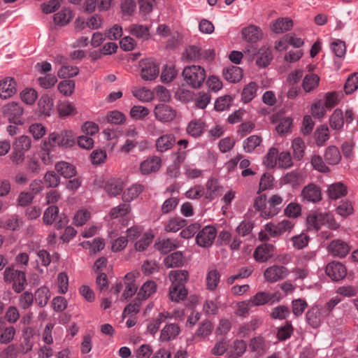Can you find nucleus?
I'll use <instances>...</instances> for the list:
<instances>
[{
    "label": "nucleus",
    "mask_w": 358,
    "mask_h": 358,
    "mask_svg": "<svg viewBox=\"0 0 358 358\" xmlns=\"http://www.w3.org/2000/svg\"><path fill=\"white\" fill-rule=\"evenodd\" d=\"M307 227L309 230L317 231L323 225H328L331 229H336L338 224L335 222L332 215L329 213H322L319 211H314L307 216Z\"/></svg>",
    "instance_id": "f03ea898"
},
{
    "label": "nucleus",
    "mask_w": 358,
    "mask_h": 358,
    "mask_svg": "<svg viewBox=\"0 0 358 358\" xmlns=\"http://www.w3.org/2000/svg\"><path fill=\"white\" fill-rule=\"evenodd\" d=\"M329 252L334 256L339 257H345L349 251L350 247L348 244L340 239L333 240L328 246Z\"/></svg>",
    "instance_id": "dca6fc26"
},
{
    "label": "nucleus",
    "mask_w": 358,
    "mask_h": 358,
    "mask_svg": "<svg viewBox=\"0 0 358 358\" xmlns=\"http://www.w3.org/2000/svg\"><path fill=\"white\" fill-rule=\"evenodd\" d=\"M325 272L332 280L339 281L346 276L347 269L341 262H331L327 265Z\"/></svg>",
    "instance_id": "1a4fd4ad"
},
{
    "label": "nucleus",
    "mask_w": 358,
    "mask_h": 358,
    "mask_svg": "<svg viewBox=\"0 0 358 358\" xmlns=\"http://www.w3.org/2000/svg\"><path fill=\"white\" fill-rule=\"evenodd\" d=\"M176 143V137L172 134H166L159 137L155 143L156 150L164 152L170 150Z\"/></svg>",
    "instance_id": "aec40b11"
},
{
    "label": "nucleus",
    "mask_w": 358,
    "mask_h": 358,
    "mask_svg": "<svg viewBox=\"0 0 358 358\" xmlns=\"http://www.w3.org/2000/svg\"><path fill=\"white\" fill-rule=\"evenodd\" d=\"M131 34L139 38H148L149 37L148 27L141 24H134L131 27Z\"/></svg>",
    "instance_id": "e2e57ef3"
},
{
    "label": "nucleus",
    "mask_w": 358,
    "mask_h": 358,
    "mask_svg": "<svg viewBox=\"0 0 358 358\" xmlns=\"http://www.w3.org/2000/svg\"><path fill=\"white\" fill-rule=\"evenodd\" d=\"M130 210L131 207L129 204L121 203L110 210V216L112 219H116L119 217H123L126 215L130 212Z\"/></svg>",
    "instance_id": "4d7b16f0"
},
{
    "label": "nucleus",
    "mask_w": 358,
    "mask_h": 358,
    "mask_svg": "<svg viewBox=\"0 0 358 358\" xmlns=\"http://www.w3.org/2000/svg\"><path fill=\"white\" fill-rule=\"evenodd\" d=\"M75 108L69 101L60 102L57 106V111L60 117H66L75 113Z\"/></svg>",
    "instance_id": "338daca9"
},
{
    "label": "nucleus",
    "mask_w": 358,
    "mask_h": 358,
    "mask_svg": "<svg viewBox=\"0 0 358 358\" xmlns=\"http://www.w3.org/2000/svg\"><path fill=\"white\" fill-rule=\"evenodd\" d=\"M154 113L157 120L162 122L172 121L176 116V111L169 105L161 103L155 106Z\"/></svg>",
    "instance_id": "f8f14e48"
},
{
    "label": "nucleus",
    "mask_w": 358,
    "mask_h": 358,
    "mask_svg": "<svg viewBox=\"0 0 358 358\" xmlns=\"http://www.w3.org/2000/svg\"><path fill=\"white\" fill-rule=\"evenodd\" d=\"M347 193V187L340 182L330 185L327 189V194L329 199L333 200H336L345 196Z\"/></svg>",
    "instance_id": "a878e982"
},
{
    "label": "nucleus",
    "mask_w": 358,
    "mask_h": 358,
    "mask_svg": "<svg viewBox=\"0 0 358 358\" xmlns=\"http://www.w3.org/2000/svg\"><path fill=\"white\" fill-rule=\"evenodd\" d=\"M189 273L186 270L171 271L169 273V278L172 282L171 285L176 286L185 287V284L188 280Z\"/></svg>",
    "instance_id": "7c9ffc66"
},
{
    "label": "nucleus",
    "mask_w": 358,
    "mask_h": 358,
    "mask_svg": "<svg viewBox=\"0 0 358 358\" xmlns=\"http://www.w3.org/2000/svg\"><path fill=\"white\" fill-rule=\"evenodd\" d=\"M288 274L289 271L285 266L273 265L265 270L264 276L267 282L273 283L285 279Z\"/></svg>",
    "instance_id": "423d86ee"
},
{
    "label": "nucleus",
    "mask_w": 358,
    "mask_h": 358,
    "mask_svg": "<svg viewBox=\"0 0 358 358\" xmlns=\"http://www.w3.org/2000/svg\"><path fill=\"white\" fill-rule=\"evenodd\" d=\"M162 166V159L157 156L147 158L140 164V171L143 175L157 172Z\"/></svg>",
    "instance_id": "4468645a"
},
{
    "label": "nucleus",
    "mask_w": 358,
    "mask_h": 358,
    "mask_svg": "<svg viewBox=\"0 0 358 358\" xmlns=\"http://www.w3.org/2000/svg\"><path fill=\"white\" fill-rule=\"evenodd\" d=\"M249 347L252 351L257 352L258 355H263L269 348L270 343L263 337L257 336L250 340Z\"/></svg>",
    "instance_id": "c85d7f7f"
},
{
    "label": "nucleus",
    "mask_w": 358,
    "mask_h": 358,
    "mask_svg": "<svg viewBox=\"0 0 358 358\" xmlns=\"http://www.w3.org/2000/svg\"><path fill=\"white\" fill-rule=\"evenodd\" d=\"M180 332V327L175 323L166 325L161 331L160 339L162 341H170L175 339Z\"/></svg>",
    "instance_id": "cd10ccee"
},
{
    "label": "nucleus",
    "mask_w": 358,
    "mask_h": 358,
    "mask_svg": "<svg viewBox=\"0 0 358 358\" xmlns=\"http://www.w3.org/2000/svg\"><path fill=\"white\" fill-rule=\"evenodd\" d=\"M293 26V22L288 18H278L271 26V30L275 33H282L289 30Z\"/></svg>",
    "instance_id": "ea45409f"
},
{
    "label": "nucleus",
    "mask_w": 358,
    "mask_h": 358,
    "mask_svg": "<svg viewBox=\"0 0 358 358\" xmlns=\"http://www.w3.org/2000/svg\"><path fill=\"white\" fill-rule=\"evenodd\" d=\"M48 140L50 146L57 145L63 147H71L75 143V137L71 131H64L59 134L52 133L50 134Z\"/></svg>",
    "instance_id": "39448f33"
},
{
    "label": "nucleus",
    "mask_w": 358,
    "mask_h": 358,
    "mask_svg": "<svg viewBox=\"0 0 358 358\" xmlns=\"http://www.w3.org/2000/svg\"><path fill=\"white\" fill-rule=\"evenodd\" d=\"M31 140L30 137L22 136L19 137L13 145L14 150H18L25 152L31 148Z\"/></svg>",
    "instance_id": "680f3d73"
},
{
    "label": "nucleus",
    "mask_w": 358,
    "mask_h": 358,
    "mask_svg": "<svg viewBox=\"0 0 358 358\" xmlns=\"http://www.w3.org/2000/svg\"><path fill=\"white\" fill-rule=\"evenodd\" d=\"M164 263L167 268L180 267L184 265V256L180 251L174 252L164 259Z\"/></svg>",
    "instance_id": "c756f323"
},
{
    "label": "nucleus",
    "mask_w": 358,
    "mask_h": 358,
    "mask_svg": "<svg viewBox=\"0 0 358 358\" xmlns=\"http://www.w3.org/2000/svg\"><path fill=\"white\" fill-rule=\"evenodd\" d=\"M301 176L297 171H291L286 173L280 180L284 185H290L296 187L300 184Z\"/></svg>",
    "instance_id": "8fccbe9b"
},
{
    "label": "nucleus",
    "mask_w": 358,
    "mask_h": 358,
    "mask_svg": "<svg viewBox=\"0 0 358 358\" xmlns=\"http://www.w3.org/2000/svg\"><path fill=\"white\" fill-rule=\"evenodd\" d=\"M315 141L317 146H323L329 138V129L327 126H322L315 131Z\"/></svg>",
    "instance_id": "bf43d9fd"
},
{
    "label": "nucleus",
    "mask_w": 358,
    "mask_h": 358,
    "mask_svg": "<svg viewBox=\"0 0 358 358\" xmlns=\"http://www.w3.org/2000/svg\"><path fill=\"white\" fill-rule=\"evenodd\" d=\"M1 111L3 115L8 117L10 122L15 124H22V115L24 109L22 106L17 102H10L4 105Z\"/></svg>",
    "instance_id": "20e7f679"
},
{
    "label": "nucleus",
    "mask_w": 358,
    "mask_h": 358,
    "mask_svg": "<svg viewBox=\"0 0 358 358\" xmlns=\"http://www.w3.org/2000/svg\"><path fill=\"white\" fill-rule=\"evenodd\" d=\"M171 315L168 312L160 313L157 317L154 319L148 324V331L154 335L158 331L162 323L165 322L167 319H171Z\"/></svg>",
    "instance_id": "72a5a7b5"
},
{
    "label": "nucleus",
    "mask_w": 358,
    "mask_h": 358,
    "mask_svg": "<svg viewBox=\"0 0 358 358\" xmlns=\"http://www.w3.org/2000/svg\"><path fill=\"white\" fill-rule=\"evenodd\" d=\"M293 156L296 160H301L304 156L306 148L304 141L301 138H296L292 141Z\"/></svg>",
    "instance_id": "49530a36"
},
{
    "label": "nucleus",
    "mask_w": 358,
    "mask_h": 358,
    "mask_svg": "<svg viewBox=\"0 0 358 358\" xmlns=\"http://www.w3.org/2000/svg\"><path fill=\"white\" fill-rule=\"evenodd\" d=\"M224 79L230 83L239 82L243 78V70L236 66L226 67L222 71Z\"/></svg>",
    "instance_id": "b1692460"
},
{
    "label": "nucleus",
    "mask_w": 358,
    "mask_h": 358,
    "mask_svg": "<svg viewBox=\"0 0 358 358\" xmlns=\"http://www.w3.org/2000/svg\"><path fill=\"white\" fill-rule=\"evenodd\" d=\"M220 274L218 271L214 269L210 271L206 275L207 287L208 289L213 291L216 289L217 284L220 282Z\"/></svg>",
    "instance_id": "6e6d98bb"
},
{
    "label": "nucleus",
    "mask_w": 358,
    "mask_h": 358,
    "mask_svg": "<svg viewBox=\"0 0 358 358\" xmlns=\"http://www.w3.org/2000/svg\"><path fill=\"white\" fill-rule=\"evenodd\" d=\"M187 224V221L181 217H173L165 224L164 229L167 232H176Z\"/></svg>",
    "instance_id": "a18cd8bd"
},
{
    "label": "nucleus",
    "mask_w": 358,
    "mask_h": 358,
    "mask_svg": "<svg viewBox=\"0 0 358 358\" xmlns=\"http://www.w3.org/2000/svg\"><path fill=\"white\" fill-rule=\"evenodd\" d=\"M141 77L145 80L155 79L159 73L158 64L152 59H145L141 62Z\"/></svg>",
    "instance_id": "9b49d317"
},
{
    "label": "nucleus",
    "mask_w": 358,
    "mask_h": 358,
    "mask_svg": "<svg viewBox=\"0 0 358 358\" xmlns=\"http://www.w3.org/2000/svg\"><path fill=\"white\" fill-rule=\"evenodd\" d=\"M54 101L48 94L41 96L38 102V110L40 114L49 117L53 113Z\"/></svg>",
    "instance_id": "412c9836"
},
{
    "label": "nucleus",
    "mask_w": 358,
    "mask_h": 358,
    "mask_svg": "<svg viewBox=\"0 0 358 358\" xmlns=\"http://www.w3.org/2000/svg\"><path fill=\"white\" fill-rule=\"evenodd\" d=\"M344 117L341 109H336L329 118L330 127L335 130H340L343 127Z\"/></svg>",
    "instance_id": "37998d69"
},
{
    "label": "nucleus",
    "mask_w": 358,
    "mask_h": 358,
    "mask_svg": "<svg viewBox=\"0 0 358 358\" xmlns=\"http://www.w3.org/2000/svg\"><path fill=\"white\" fill-rule=\"evenodd\" d=\"M262 141V138L257 135H252L247 138L243 141V150L245 152L250 153L259 146Z\"/></svg>",
    "instance_id": "de8ad7c7"
},
{
    "label": "nucleus",
    "mask_w": 358,
    "mask_h": 358,
    "mask_svg": "<svg viewBox=\"0 0 358 358\" xmlns=\"http://www.w3.org/2000/svg\"><path fill=\"white\" fill-rule=\"evenodd\" d=\"M290 314V310L288 306L280 305L272 309L271 317L275 320H285Z\"/></svg>",
    "instance_id": "864d4df0"
},
{
    "label": "nucleus",
    "mask_w": 358,
    "mask_h": 358,
    "mask_svg": "<svg viewBox=\"0 0 358 358\" xmlns=\"http://www.w3.org/2000/svg\"><path fill=\"white\" fill-rule=\"evenodd\" d=\"M187 295V290L185 287L176 286L171 285L169 288L170 299L176 302L184 300Z\"/></svg>",
    "instance_id": "79ce46f5"
},
{
    "label": "nucleus",
    "mask_w": 358,
    "mask_h": 358,
    "mask_svg": "<svg viewBox=\"0 0 358 358\" xmlns=\"http://www.w3.org/2000/svg\"><path fill=\"white\" fill-rule=\"evenodd\" d=\"M157 290V285L152 280L145 282L137 294L138 300H145L149 298Z\"/></svg>",
    "instance_id": "f704fd0d"
},
{
    "label": "nucleus",
    "mask_w": 358,
    "mask_h": 358,
    "mask_svg": "<svg viewBox=\"0 0 358 358\" xmlns=\"http://www.w3.org/2000/svg\"><path fill=\"white\" fill-rule=\"evenodd\" d=\"M143 190V186L139 184H134L126 189L122 194V200L124 202H130L136 199Z\"/></svg>",
    "instance_id": "a19ab883"
},
{
    "label": "nucleus",
    "mask_w": 358,
    "mask_h": 358,
    "mask_svg": "<svg viewBox=\"0 0 358 358\" xmlns=\"http://www.w3.org/2000/svg\"><path fill=\"white\" fill-rule=\"evenodd\" d=\"M50 296L49 289L45 286H42L35 292L34 299L40 307H44L47 305Z\"/></svg>",
    "instance_id": "4c0bfd02"
},
{
    "label": "nucleus",
    "mask_w": 358,
    "mask_h": 358,
    "mask_svg": "<svg viewBox=\"0 0 358 358\" xmlns=\"http://www.w3.org/2000/svg\"><path fill=\"white\" fill-rule=\"evenodd\" d=\"M182 75L187 85L194 89L201 88L206 78L205 69L199 65L185 66Z\"/></svg>",
    "instance_id": "f257e3e1"
},
{
    "label": "nucleus",
    "mask_w": 358,
    "mask_h": 358,
    "mask_svg": "<svg viewBox=\"0 0 358 358\" xmlns=\"http://www.w3.org/2000/svg\"><path fill=\"white\" fill-rule=\"evenodd\" d=\"M73 13L70 8H63L53 16L55 24L59 27L67 25L73 19Z\"/></svg>",
    "instance_id": "4be33fe9"
},
{
    "label": "nucleus",
    "mask_w": 358,
    "mask_h": 358,
    "mask_svg": "<svg viewBox=\"0 0 358 358\" xmlns=\"http://www.w3.org/2000/svg\"><path fill=\"white\" fill-rule=\"evenodd\" d=\"M55 169L60 176L65 178H71L77 174L75 166L66 162H57Z\"/></svg>",
    "instance_id": "5701e85b"
},
{
    "label": "nucleus",
    "mask_w": 358,
    "mask_h": 358,
    "mask_svg": "<svg viewBox=\"0 0 358 358\" xmlns=\"http://www.w3.org/2000/svg\"><path fill=\"white\" fill-rule=\"evenodd\" d=\"M43 180L48 187L56 188L60 184V176L54 171H49L45 174Z\"/></svg>",
    "instance_id": "5fc2aeb1"
},
{
    "label": "nucleus",
    "mask_w": 358,
    "mask_h": 358,
    "mask_svg": "<svg viewBox=\"0 0 358 358\" xmlns=\"http://www.w3.org/2000/svg\"><path fill=\"white\" fill-rule=\"evenodd\" d=\"M324 157L327 164L330 165H336L340 162L341 155L337 147L331 145L326 149Z\"/></svg>",
    "instance_id": "c9c22d12"
},
{
    "label": "nucleus",
    "mask_w": 358,
    "mask_h": 358,
    "mask_svg": "<svg viewBox=\"0 0 358 358\" xmlns=\"http://www.w3.org/2000/svg\"><path fill=\"white\" fill-rule=\"evenodd\" d=\"M274 246L271 243H263L255 250L254 258L259 262H265L273 255Z\"/></svg>",
    "instance_id": "f3484780"
},
{
    "label": "nucleus",
    "mask_w": 358,
    "mask_h": 358,
    "mask_svg": "<svg viewBox=\"0 0 358 358\" xmlns=\"http://www.w3.org/2000/svg\"><path fill=\"white\" fill-rule=\"evenodd\" d=\"M280 297L276 293L269 294L265 292H257L250 300L253 306H262L271 302V303L278 302Z\"/></svg>",
    "instance_id": "2eb2a0df"
},
{
    "label": "nucleus",
    "mask_w": 358,
    "mask_h": 358,
    "mask_svg": "<svg viewBox=\"0 0 358 358\" xmlns=\"http://www.w3.org/2000/svg\"><path fill=\"white\" fill-rule=\"evenodd\" d=\"M16 82L12 78H6L0 82V97L6 99L15 94Z\"/></svg>",
    "instance_id": "6ab92c4d"
},
{
    "label": "nucleus",
    "mask_w": 358,
    "mask_h": 358,
    "mask_svg": "<svg viewBox=\"0 0 358 358\" xmlns=\"http://www.w3.org/2000/svg\"><path fill=\"white\" fill-rule=\"evenodd\" d=\"M204 127L205 123L201 120H194L189 122L186 131L191 136L198 138L203 133Z\"/></svg>",
    "instance_id": "2f4dec72"
},
{
    "label": "nucleus",
    "mask_w": 358,
    "mask_h": 358,
    "mask_svg": "<svg viewBox=\"0 0 358 358\" xmlns=\"http://www.w3.org/2000/svg\"><path fill=\"white\" fill-rule=\"evenodd\" d=\"M59 215V208L56 206H50L44 212L43 216V222L47 225L52 224L55 222Z\"/></svg>",
    "instance_id": "3c124183"
},
{
    "label": "nucleus",
    "mask_w": 358,
    "mask_h": 358,
    "mask_svg": "<svg viewBox=\"0 0 358 358\" xmlns=\"http://www.w3.org/2000/svg\"><path fill=\"white\" fill-rule=\"evenodd\" d=\"M37 81L41 87L50 89L56 84L57 79L55 75L48 74L43 77H39Z\"/></svg>",
    "instance_id": "774afa93"
},
{
    "label": "nucleus",
    "mask_w": 358,
    "mask_h": 358,
    "mask_svg": "<svg viewBox=\"0 0 358 358\" xmlns=\"http://www.w3.org/2000/svg\"><path fill=\"white\" fill-rule=\"evenodd\" d=\"M303 200L313 203H319L322 197L321 189L314 183H309L301 191Z\"/></svg>",
    "instance_id": "6e6552de"
},
{
    "label": "nucleus",
    "mask_w": 358,
    "mask_h": 358,
    "mask_svg": "<svg viewBox=\"0 0 358 358\" xmlns=\"http://www.w3.org/2000/svg\"><path fill=\"white\" fill-rule=\"evenodd\" d=\"M206 191H204L205 198L211 201L221 194L222 186L220 185L219 181L214 178H210L208 180L206 184Z\"/></svg>",
    "instance_id": "a211bd4d"
},
{
    "label": "nucleus",
    "mask_w": 358,
    "mask_h": 358,
    "mask_svg": "<svg viewBox=\"0 0 358 358\" xmlns=\"http://www.w3.org/2000/svg\"><path fill=\"white\" fill-rule=\"evenodd\" d=\"M3 279L6 282H13V289L16 293H20L24 289L25 273L15 269L13 266L6 268L3 273Z\"/></svg>",
    "instance_id": "7ed1b4c3"
},
{
    "label": "nucleus",
    "mask_w": 358,
    "mask_h": 358,
    "mask_svg": "<svg viewBox=\"0 0 358 358\" xmlns=\"http://www.w3.org/2000/svg\"><path fill=\"white\" fill-rule=\"evenodd\" d=\"M306 321L313 328H317L322 322V315L318 306H313L306 314Z\"/></svg>",
    "instance_id": "393cba45"
},
{
    "label": "nucleus",
    "mask_w": 358,
    "mask_h": 358,
    "mask_svg": "<svg viewBox=\"0 0 358 358\" xmlns=\"http://www.w3.org/2000/svg\"><path fill=\"white\" fill-rule=\"evenodd\" d=\"M57 87L62 94L68 96L72 94L75 89V82L72 80H62L58 84Z\"/></svg>",
    "instance_id": "0e129e2a"
},
{
    "label": "nucleus",
    "mask_w": 358,
    "mask_h": 358,
    "mask_svg": "<svg viewBox=\"0 0 358 358\" xmlns=\"http://www.w3.org/2000/svg\"><path fill=\"white\" fill-rule=\"evenodd\" d=\"M217 235L215 227L208 225L199 231L196 236V243L203 248L210 246Z\"/></svg>",
    "instance_id": "0eeeda50"
},
{
    "label": "nucleus",
    "mask_w": 358,
    "mask_h": 358,
    "mask_svg": "<svg viewBox=\"0 0 358 358\" xmlns=\"http://www.w3.org/2000/svg\"><path fill=\"white\" fill-rule=\"evenodd\" d=\"M20 97L25 103L32 105L38 97V93L32 88H26L20 93Z\"/></svg>",
    "instance_id": "052dcab7"
},
{
    "label": "nucleus",
    "mask_w": 358,
    "mask_h": 358,
    "mask_svg": "<svg viewBox=\"0 0 358 358\" xmlns=\"http://www.w3.org/2000/svg\"><path fill=\"white\" fill-rule=\"evenodd\" d=\"M319 81L320 78L317 75L308 74L304 77L303 80V88L306 92H310L318 86Z\"/></svg>",
    "instance_id": "c03bdc74"
},
{
    "label": "nucleus",
    "mask_w": 358,
    "mask_h": 358,
    "mask_svg": "<svg viewBox=\"0 0 358 358\" xmlns=\"http://www.w3.org/2000/svg\"><path fill=\"white\" fill-rule=\"evenodd\" d=\"M22 223L18 216L13 215L5 220H0V227L6 230L16 231L20 229Z\"/></svg>",
    "instance_id": "58836bf2"
},
{
    "label": "nucleus",
    "mask_w": 358,
    "mask_h": 358,
    "mask_svg": "<svg viewBox=\"0 0 358 358\" xmlns=\"http://www.w3.org/2000/svg\"><path fill=\"white\" fill-rule=\"evenodd\" d=\"M247 348L246 343L243 340H236L233 343L231 358H238L243 355Z\"/></svg>",
    "instance_id": "69168bd1"
},
{
    "label": "nucleus",
    "mask_w": 358,
    "mask_h": 358,
    "mask_svg": "<svg viewBox=\"0 0 358 358\" xmlns=\"http://www.w3.org/2000/svg\"><path fill=\"white\" fill-rule=\"evenodd\" d=\"M257 87V85L255 82H251L248 85H246L243 90L241 94L242 101L244 103H248L252 101L256 96Z\"/></svg>",
    "instance_id": "09e8293b"
},
{
    "label": "nucleus",
    "mask_w": 358,
    "mask_h": 358,
    "mask_svg": "<svg viewBox=\"0 0 358 358\" xmlns=\"http://www.w3.org/2000/svg\"><path fill=\"white\" fill-rule=\"evenodd\" d=\"M358 88V73H355L348 77L345 85L344 90L346 94L353 93Z\"/></svg>",
    "instance_id": "13d9d810"
},
{
    "label": "nucleus",
    "mask_w": 358,
    "mask_h": 358,
    "mask_svg": "<svg viewBox=\"0 0 358 358\" xmlns=\"http://www.w3.org/2000/svg\"><path fill=\"white\" fill-rule=\"evenodd\" d=\"M105 190L110 196L119 195L123 190V182L120 179H110L106 183Z\"/></svg>",
    "instance_id": "473e14b6"
},
{
    "label": "nucleus",
    "mask_w": 358,
    "mask_h": 358,
    "mask_svg": "<svg viewBox=\"0 0 358 358\" xmlns=\"http://www.w3.org/2000/svg\"><path fill=\"white\" fill-rule=\"evenodd\" d=\"M201 48L195 45L187 47L183 54L187 61L192 62L201 60Z\"/></svg>",
    "instance_id": "603ef678"
},
{
    "label": "nucleus",
    "mask_w": 358,
    "mask_h": 358,
    "mask_svg": "<svg viewBox=\"0 0 358 358\" xmlns=\"http://www.w3.org/2000/svg\"><path fill=\"white\" fill-rule=\"evenodd\" d=\"M155 248L162 254H167L179 247L177 239L163 238L155 243Z\"/></svg>",
    "instance_id": "bb28decb"
},
{
    "label": "nucleus",
    "mask_w": 358,
    "mask_h": 358,
    "mask_svg": "<svg viewBox=\"0 0 358 358\" xmlns=\"http://www.w3.org/2000/svg\"><path fill=\"white\" fill-rule=\"evenodd\" d=\"M241 34L246 42L255 43L262 39L263 33L259 27L250 24L242 29Z\"/></svg>",
    "instance_id": "ddd939ff"
},
{
    "label": "nucleus",
    "mask_w": 358,
    "mask_h": 358,
    "mask_svg": "<svg viewBox=\"0 0 358 358\" xmlns=\"http://www.w3.org/2000/svg\"><path fill=\"white\" fill-rule=\"evenodd\" d=\"M256 64L259 67L267 66L273 59L271 51L268 48H260L256 55Z\"/></svg>",
    "instance_id": "e433bc0d"
},
{
    "label": "nucleus",
    "mask_w": 358,
    "mask_h": 358,
    "mask_svg": "<svg viewBox=\"0 0 358 358\" xmlns=\"http://www.w3.org/2000/svg\"><path fill=\"white\" fill-rule=\"evenodd\" d=\"M283 201V198L278 194L271 196L268 201V208L262 210V217L268 219L277 215L281 210Z\"/></svg>",
    "instance_id": "9d476101"
}]
</instances>
